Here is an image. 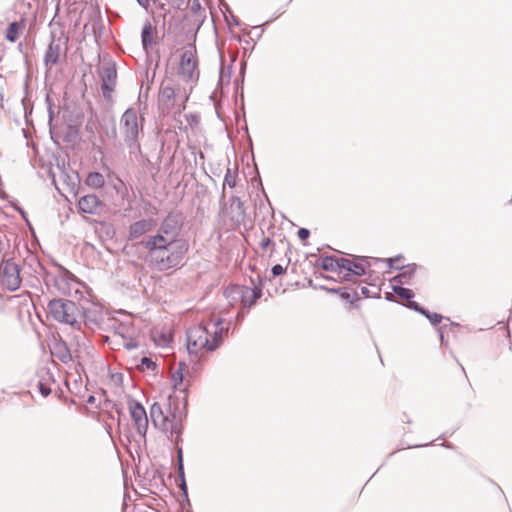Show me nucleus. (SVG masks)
Here are the masks:
<instances>
[{
    "instance_id": "nucleus-1",
    "label": "nucleus",
    "mask_w": 512,
    "mask_h": 512,
    "mask_svg": "<svg viewBox=\"0 0 512 512\" xmlns=\"http://www.w3.org/2000/svg\"><path fill=\"white\" fill-rule=\"evenodd\" d=\"M171 221L169 218L165 219L155 235L140 242L148 252L151 265L160 271L179 266L189 250L187 241L170 231Z\"/></svg>"
},
{
    "instance_id": "nucleus-2",
    "label": "nucleus",
    "mask_w": 512,
    "mask_h": 512,
    "mask_svg": "<svg viewBox=\"0 0 512 512\" xmlns=\"http://www.w3.org/2000/svg\"><path fill=\"white\" fill-rule=\"evenodd\" d=\"M150 416L155 427L169 434L172 441L178 442L182 432L183 408L175 396L170 395L163 404L154 403L150 408Z\"/></svg>"
},
{
    "instance_id": "nucleus-3",
    "label": "nucleus",
    "mask_w": 512,
    "mask_h": 512,
    "mask_svg": "<svg viewBox=\"0 0 512 512\" xmlns=\"http://www.w3.org/2000/svg\"><path fill=\"white\" fill-rule=\"evenodd\" d=\"M167 72L183 81H192L199 75L196 47L187 44L175 50L167 62Z\"/></svg>"
},
{
    "instance_id": "nucleus-4",
    "label": "nucleus",
    "mask_w": 512,
    "mask_h": 512,
    "mask_svg": "<svg viewBox=\"0 0 512 512\" xmlns=\"http://www.w3.org/2000/svg\"><path fill=\"white\" fill-rule=\"evenodd\" d=\"M222 341L221 329L210 333L203 325L194 326L187 333V350L190 356L200 359L215 351Z\"/></svg>"
},
{
    "instance_id": "nucleus-5",
    "label": "nucleus",
    "mask_w": 512,
    "mask_h": 512,
    "mask_svg": "<svg viewBox=\"0 0 512 512\" xmlns=\"http://www.w3.org/2000/svg\"><path fill=\"white\" fill-rule=\"evenodd\" d=\"M47 315L59 323L72 327H79L83 318L80 307L75 302L64 299L51 300L47 306Z\"/></svg>"
},
{
    "instance_id": "nucleus-6",
    "label": "nucleus",
    "mask_w": 512,
    "mask_h": 512,
    "mask_svg": "<svg viewBox=\"0 0 512 512\" xmlns=\"http://www.w3.org/2000/svg\"><path fill=\"white\" fill-rule=\"evenodd\" d=\"M225 295L231 300L232 305L239 300L243 307L250 308L262 296V290L259 287L231 285L225 290Z\"/></svg>"
},
{
    "instance_id": "nucleus-7",
    "label": "nucleus",
    "mask_w": 512,
    "mask_h": 512,
    "mask_svg": "<svg viewBox=\"0 0 512 512\" xmlns=\"http://www.w3.org/2000/svg\"><path fill=\"white\" fill-rule=\"evenodd\" d=\"M0 281L8 290H17L21 285L18 265L10 260L4 261L0 267Z\"/></svg>"
},
{
    "instance_id": "nucleus-8",
    "label": "nucleus",
    "mask_w": 512,
    "mask_h": 512,
    "mask_svg": "<svg viewBox=\"0 0 512 512\" xmlns=\"http://www.w3.org/2000/svg\"><path fill=\"white\" fill-rule=\"evenodd\" d=\"M171 381L175 392L183 393V403L187 402V391L190 386L191 376L187 366L180 362L177 368L172 370Z\"/></svg>"
},
{
    "instance_id": "nucleus-9",
    "label": "nucleus",
    "mask_w": 512,
    "mask_h": 512,
    "mask_svg": "<svg viewBox=\"0 0 512 512\" xmlns=\"http://www.w3.org/2000/svg\"><path fill=\"white\" fill-rule=\"evenodd\" d=\"M128 409L137 432L145 437L148 430V417L145 408L137 401L129 400Z\"/></svg>"
},
{
    "instance_id": "nucleus-10",
    "label": "nucleus",
    "mask_w": 512,
    "mask_h": 512,
    "mask_svg": "<svg viewBox=\"0 0 512 512\" xmlns=\"http://www.w3.org/2000/svg\"><path fill=\"white\" fill-rule=\"evenodd\" d=\"M101 78V90L104 98L111 99L116 86L117 71L113 64L103 65L99 71Z\"/></svg>"
},
{
    "instance_id": "nucleus-11",
    "label": "nucleus",
    "mask_w": 512,
    "mask_h": 512,
    "mask_svg": "<svg viewBox=\"0 0 512 512\" xmlns=\"http://www.w3.org/2000/svg\"><path fill=\"white\" fill-rule=\"evenodd\" d=\"M121 123L125 140L129 143H135L139 133L136 111L133 109L126 110L122 116Z\"/></svg>"
},
{
    "instance_id": "nucleus-12",
    "label": "nucleus",
    "mask_w": 512,
    "mask_h": 512,
    "mask_svg": "<svg viewBox=\"0 0 512 512\" xmlns=\"http://www.w3.org/2000/svg\"><path fill=\"white\" fill-rule=\"evenodd\" d=\"M340 263L342 265V270L346 272L343 276L345 280H349L348 276L350 274L356 276L364 275L368 268V264L363 260H350L347 258H342Z\"/></svg>"
},
{
    "instance_id": "nucleus-13",
    "label": "nucleus",
    "mask_w": 512,
    "mask_h": 512,
    "mask_svg": "<svg viewBox=\"0 0 512 512\" xmlns=\"http://www.w3.org/2000/svg\"><path fill=\"white\" fill-rule=\"evenodd\" d=\"M156 226V223L153 219H141L132 223L129 227V235L128 238L133 240L137 239L144 234L151 232Z\"/></svg>"
},
{
    "instance_id": "nucleus-14",
    "label": "nucleus",
    "mask_w": 512,
    "mask_h": 512,
    "mask_svg": "<svg viewBox=\"0 0 512 512\" xmlns=\"http://www.w3.org/2000/svg\"><path fill=\"white\" fill-rule=\"evenodd\" d=\"M101 205V201L98 198V196L94 194H88L83 197H81L78 201V207L81 212L87 213V214H94L96 213L97 209Z\"/></svg>"
},
{
    "instance_id": "nucleus-15",
    "label": "nucleus",
    "mask_w": 512,
    "mask_h": 512,
    "mask_svg": "<svg viewBox=\"0 0 512 512\" xmlns=\"http://www.w3.org/2000/svg\"><path fill=\"white\" fill-rule=\"evenodd\" d=\"M25 29V21L24 19L18 22H12L8 25L4 32V37L7 41L14 43L16 42Z\"/></svg>"
},
{
    "instance_id": "nucleus-16",
    "label": "nucleus",
    "mask_w": 512,
    "mask_h": 512,
    "mask_svg": "<svg viewBox=\"0 0 512 512\" xmlns=\"http://www.w3.org/2000/svg\"><path fill=\"white\" fill-rule=\"evenodd\" d=\"M61 56V46L58 43H51L45 53V64L46 66L53 67L56 65Z\"/></svg>"
},
{
    "instance_id": "nucleus-17",
    "label": "nucleus",
    "mask_w": 512,
    "mask_h": 512,
    "mask_svg": "<svg viewBox=\"0 0 512 512\" xmlns=\"http://www.w3.org/2000/svg\"><path fill=\"white\" fill-rule=\"evenodd\" d=\"M84 183L92 189H102L105 186L106 180L103 174L99 172H90L86 176Z\"/></svg>"
},
{
    "instance_id": "nucleus-18",
    "label": "nucleus",
    "mask_w": 512,
    "mask_h": 512,
    "mask_svg": "<svg viewBox=\"0 0 512 512\" xmlns=\"http://www.w3.org/2000/svg\"><path fill=\"white\" fill-rule=\"evenodd\" d=\"M340 260L342 258H335V257H323L321 259L320 266L323 270L326 271H342V265L340 263Z\"/></svg>"
},
{
    "instance_id": "nucleus-19",
    "label": "nucleus",
    "mask_w": 512,
    "mask_h": 512,
    "mask_svg": "<svg viewBox=\"0 0 512 512\" xmlns=\"http://www.w3.org/2000/svg\"><path fill=\"white\" fill-rule=\"evenodd\" d=\"M154 27L150 22H147L142 29L141 38H142V44L145 49H148L154 41Z\"/></svg>"
},
{
    "instance_id": "nucleus-20",
    "label": "nucleus",
    "mask_w": 512,
    "mask_h": 512,
    "mask_svg": "<svg viewBox=\"0 0 512 512\" xmlns=\"http://www.w3.org/2000/svg\"><path fill=\"white\" fill-rule=\"evenodd\" d=\"M160 100L167 104L168 106L172 105V101L175 98V90L171 86H162L159 94Z\"/></svg>"
},
{
    "instance_id": "nucleus-21",
    "label": "nucleus",
    "mask_w": 512,
    "mask_h": 512,
    "mask_svg": "<svg viewBox=\"0 0 512 512\" xmlns=\"http://www.w3.org/2000/svg\"><path fill=\"white\" fill-rule=\"evenodd\" d=\"M334 292L338 293L340 295V298L350 302L351 304L354 303L356 299L359 298V291L358 290H349L346 288L339 289V290H333Z\"/></svg>"
},
{
    "instance_id": "nucleus-22",
    "label": "nucleus",
    "mask_w": 512,
    "mask_h": 512,
    "mask_svg": "<svg viewBox=\"0 0 512 512\" xmlns=\"http://www.w3.org/2000/svg\"><path fill=\"white\" fill-rule=\"evenodd\" d=\"M422 314H424L432 324L436 325L438 323H440L442 321V315L438 314V313H430L426 310H423L421 309L420 310Z\"/></svg>"
},
{
    "instance_id": "nucleus-23",
    "label": "nucleus",
    "mask_w": 512,
    "mask_h": 512,
    "mask_svg": "<svg viewBox=\"0 0 512 512\" xmlns=\"http://www.w3.org/2000/svg\"><path fill=\"white\" fill-rule=\"evenodd\" d=\"M141 366H142L143 369L144 368H146V369H154L155 368V363L151 359H149L147 357H143L141 359Z\"/></svg>"
},
{
    "instance_id": "nucleus-24",
    "label": "nucleus",
    "mask_w": 512,
    "mask_h": 512,
    "mask_svg": "<svg viewBox=\"0 0 512 512\" xmlns=\"http://www.w3.org/2000/svg\"><path fill=\"white\" fill-rule=\"evenodd\" d=\"M354 290H358L359 291V296L362 295L364 297H369L370 296V290L367 286H364V285H361V284H358Z\"/></svg>"
},
{
    "instance_id": "nucleus-25",
    "label": "nucleus",
    "mask_w": 512,
    "mask_h": 512,
    "mask_svg": "<svg viewBox=\"0 0 512 512\" xmlns=\"http://www.w3.org/2000/svg\"><path fill=\"white\" fill-rule=\"evenodd\" d=\"M297 235L300 240L306 241L310 236V232L306 228H300L297 232Z\"/></svg>"
},
{
    "instance_id": "nucleus-26",
    "label": "nucleus",
    "mask_w": 512,
    "mask_h": 512,
    "mask_svg": "<svg viewBox=\"0 0 512 512\" xmlns=\"http://www.w3.org/2000/svg\"><path fill=\"white\" fill-rule=\"evenodd\" d=\"M398 295L403 297V298H406V299H409L413 296V293L410 289H407V288H400L399 291H398Z\"/></svg>"
},
{
    "instance_id": "nucleus-27",
    "label": "nucleus",
    "mask_w": 512,
    "mask_h": 512,
    "mask_svg": "<svg viewBox=\"0 0 512 512\" xmlns=\"http://www.w3.org/2000/svg\"><path fill=\"white\" fill-rule=\"evenodd\" d=\"M285 273V268H283L280 264L274 265L272 267V274L274 276H279Z\"/></svg>"
},
{
    "instance_id": "nucleus-28",
    "label": "nucleus",
    "mask_w": 512,
    "mask_h": 512,
    "mask_svg": "<svg viewBox=\"0 0 512 512\" xmlns=\"http://www.w3.org/2000/svg\"><path fill=\"white\" fill-rule=\"evenodd\" d=\"M272 243L271 239L269 237H264L262 241L260 242V246L262 249H267L268 246Z\"/></svg>"
},
{
    "instance_id": "nucleus-29",
    "label": "nucleus",
    "mask_w": 512,
    "mask_h": 512,
    "mask_svg": "<svg viewBox=\"0 0 512 512\" xmlns=\"http://www.w3.org/2000/svg\"><path fill=\"white\" fill-rule=\"evenodd\" d=\"M39 390L44 397L48 396L51 392V390L42 383L39 384Z\"/></svg>"
},
{
    "instance_id": "nucleus-30",
    "label": "nucleus",
    "mask_w": 512,
    "mask_h": 512,
    "mask_svg": "<svg viewBox=\"0 0 512 512\" xmlns=\"http://www.w3.org/2000/svg\"><path fill=\"white\" fill-rule=\"evenodd\" d=\"M225 183L229 185V187L233 188L235 186V181L229 176L226 175Z\"/></svg>"
},
{
    "instance_id": "nucleus-31",
    "label": "nucleus",
    "mask_w": 512,
    "mask_h": 512,
    "mask_svg": "<svg viewBox=\"0 0 512 512\" xmlns=\"http://www.w3.org/2000/svg\"><path fill=\"white\" fill-rule=\"evenodd\" d=\"M178 457H179V472H180L181 475H183V463H182V452H181V450H179Z\"/></svg>"
},
{
    "instance_id": "nucleus-32",
    "label": "nucleus",
    "mask_w": 512,
    "mask_h": 512,
    "mask_svg": "<svg viewBox=\"0 0 512 512\" xmlns=\"http://www.w3.org/2000/svg\"><path fill=\"white\" fill-rule=\"evenodd\" d=\"M137 2H138L142 7H144L145 9H147V8H148V6H149L150 0H137Z\"/></svg>"
},
{
    "instance_id": "nucleus-33",
    "label": "nucleus",
    "mask_w": 512,
    "mask_h": 512,
    "mask_svg": "<svg viewBox=\"0 0 512 512\" xmlns=\"http://www.w3.org/2000/svg\"><path fill=\"white\" fill-rule=\"evenodd\" d=\"M508 211H509L510 216L512 217V198H511V201L509 203Z\"/></svg>"
}]
</instances>
